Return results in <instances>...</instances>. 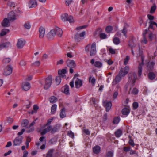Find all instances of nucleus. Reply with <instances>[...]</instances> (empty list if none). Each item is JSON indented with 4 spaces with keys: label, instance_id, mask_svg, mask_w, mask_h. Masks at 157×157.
<instances>
[{
    "label": "nucleus",
    "instance_id": "774afa93",
    "mask_svg": "<svg viewBox=\"0 0 157 157\" xmlns=\"http://www.w3.org/2000/svg\"><path fill=\"white\" fill-rule=\"evenodd\" d=\"M109 51L110 53L112 54H115L116 53L115 50L112 48L109 49Z\"/></svg>",
    "mask_w": 157,
    "mask_h": 157
},
{
    "label": "nucleus",
    "instance_id": "052dcab7",
    "mask_svg": "<svg viewBox=\"0 0 157 157\" xmlns=\"http://www.w3.org/2000/svg\"><path fill=\"white\" fill-rule=\"evenodd\" d=\"M128 143L132 147H134L135 145V143L134 142V141L131 139H130L129 140Z\"/></svg>",
    "mask_w": 157,
    "mask_h": 157
},
{
    "label": "nucleus",
    "instance_id": "b1692460",
    "mask_svg": "<svg viewBox=\"0 0 157 157\" xmlns=\"http://www.w3.org/2000/svg\"><path fill=\"white\" fill-rule=\"evenodd\" d=\"M8 17L11 21H13L16 19L15 14L13 12H11L9 13Z\"/></svg>",
    "mask_w": 157,
    "mask_h": 157
},
{
    "label": "nucleus",
    "instance_id": "423d86ee",
    "mask_svg": "<svg viewBox=\"0 0 157 157\" xmlns=\"http://www.w3.org/2000/svg\"><path fill=\"white\" fill-rule=\"evenodd\" d=\"M12 70L11 66L8 65L4 69L3 74L5 75H8L12 73Z\"/></svg>",
    "mask_w": 157,
    "mask_h": 157
},
{
    "label": "nucleus",
    "instance_id": "2f4dec72",
    "mask_svg": "<svg viewBox=\"0 0 157 157\" xmlns=\"http://www.w3.org/2000/svg\"><path fill=\"white\" fill-rule=\"evenodd\" d=\"M10 31V30L8 29H2L0 33V36H2L6 35L7 33H8Z\"/></svg>",
    "mask_w": 157,
    "mask_h": 157
},
{
    "label": "nucleus",
    "instance_id": "8fccbe9b",
    "mask_svg": "<svg viewBox=\"0 0 157 157\" xmlns=\"http://www.w3.org/2000/svg\"><path fill=\"white\" fill-rule=\"evenodd\" d=\"M4 48H7L9 47H11V44L9 42H7L6 43H3Z\"/></svg>",
    "mask_w": 157,
    "mask_h": 157
},
{
    "label": "nucleus",
    "instance_id": "c85d7f7f",
    "mask_svg": "<svg viewBox=\"0 0 157 157\" xmlns=\"http://www.w3.org/2000/svg\"><path fill=\"white\" fill-rule=\"evenodd\" d=\"M57 105L56 104H53L51 108V113L52 114H54L56 110Z\"/></svg>",
    "mask_w": 157,
    "mask_h": 157
},
{
    "label": "nucleus",
    "instance_id": "f704fd0d",
    "mask_svg": "<svg viewBox=\"0 0 157 157\" xmlns=\"http://www.w3.org/2000/svg\"><path fill=\"white\" fill-rule=\"evenodd\" d=\"M96 81L95 78L94 77L92 78V76H90L89 78V82H91L92 85L94 86L95 84Z\"/></svg>",
    "mask_w": 157,
    "mask_h": 157
},
{
    "label": "nucleus",
    "instance_id": "49530a36",
    "mask_svg": "<svg viewBox=\"0 0 157 157\" xmlns=\"http://www.w3.org/2000/svg\"><path fill=\"white\" fill-rule=\"evenodd\" d=\"M28 128H29L28 129H25L27 133L32 132H33V131H34V128L33 127H30V128H29V126H28Z\"/></svg>",
    "mask_w": 157,
    "mask_h": 157
},
{
    "label": "nucleus",
    "instance_id": "f03ea898",
    "mask_svg": "<svg viewBox=\"0 0 157 157\" xmlns=\"http://www.w3.org/2000/svg\"><path fill=\"white\" fill-rule=\"evenodd\" d=\"M55 151V149H49L46 155H43V157H57V155L59 154V152H57L53 156V153Z\"/></svg>",
    "mask_w": 157,
    "mask_h": 157
},
{
    "label": "nucleus",
    "instance_id": "9d476101",
    "mask_svg": "<svg viewBox=\"0 0 157 157\" xmlns=\"http://www.w3.org/2000/svg\"><path fill=\"white\" fill-rule=\"evenodd\" d=\"M155 62H149L148 63L147 66V68L149 71H153L154 69V66L155 64Z\"/></svg>",
    "mask_w": 157,
    "mask_h": 157
},
{
    "label": "nucleus",
    "instance_id": "cd10ccee",
    "mask_svg": "<svg viewBox=\"0 0 157 157\" xmlns=\"http://www.w3.org/2000/svg\"><path fill=\"white\" fill-rule=\"evenodd\" d=\"M60 117L62 118L66 117L65 109V108H63L61 110L60 113Z\"/></svg>",
    "mask_w": 157,
    "mask_h": 157
},
{
    "label": "nucleus",
    "instance_id": "9b49d317",
    "mask_svg": "<svg viewBox=\"0 0 157 157\" xmlns=\"http://www.w3.org/2000/svg\"><path fill=\"white\" fill-rule=\"evenodd\" d=\"M82 85V82L81 80L77 78L75 82V86L76 88L78 89L80 88Z\"/></svg>",
    "mask_w": 157,
    "mask_h": 157
},
{
    "label": "nucleus",
    "instance_id": "603ef678",
    "mask_svg": "<svg viewBox=\"0 0 157 157\" xmlns=\"http://www.w3.org/2000/svg\"><path fill=\"white\" fill-rule=\"evenodd\" d=\"M156 9V6L155 4H154L151 8L150 12L151 13H153Z\"/></svg>",
    "mask_w": 157,
    "mask_h": 157
},
{
    "label": "nucleus",
    "instance_id": "69168bd1",
    "mask_svg": "<svg viewBox=\"0 0 157 157\" xmlns=\"http://www.w3.org/2000/svg\"><path fill=\"white\" fill-rule=\"evenodd\" d=\"M53 120V118H50L48 120L46 124V126L49 125L51 124V122Z\"/></svg>",
    "mask_w": 157,
    "mask_h": 157
},
{
    "label": "nucleus",
    "instance_id": "7ed1b4c3",
    "mask_svg": "<svg viewBox=\"0 0 157 157\" xmlns=\"http://www.w3.org/2000/svg\"><path fill=\"white\" fill-rule=\"evenodd\" d=\"M129 71V67L128 66H126L124 68L120 70L118 75L122 77H124L128 73Z\"/></svg>",
    "mask_w": 157,
    "mask_h": 157
},
{
    "label": "nucleus",
    "instance_id": "a878e982",
    "mask_svg": "<svg viewBox=\"0 0 157 157\" xmlns=\"http://www.w3.org/2000/svg\"><path fill=\"white\" fill-rule=\"evenodd\" d=\"M63 93L67 95L70 94L69 86L67 85H65L63 87Z\"/></svg>",
    "mask_w": 157,
    "mask_h": 157
},
{
    "label": "nucleus",
    "instance_id": "0e129e2a",
    "mask_svg": "<svg viewBox=\"0 0 157 157\" xmlns=\"http://www.w3.org/2000/svg\"><path fill=\"white\" fill-rule=\"evenodd\" d=\"M123 150L125 152H128L130 150V147H124L123 148Z\"/></svg>",
    "mask_w": 157,
    "mask_h": 157
},
{
    "label": "nucleus",
    "instance_id": "4c0bfd02",
    "mask_svg": "<svg viewBox=\"0 0 157 157\" xmlns=\"http://www.w3.org/2000/svg\"><path fill=\"white\" fill-rule=\"evenodd\" d=\"M61 77L60 76H57L56 77V84L57 85H59V84L61 82Z\"/></svg>",
    "mask_w": 157,
    "mask_h": 157
},
{
    "label": "nucleus",
    "instance_id": "0eeeda50",
    "mask_svg": "<svg viewBox=\"0 0 157 157\" xmlns=\"http://www.w3.org/2000/svg\"><path fill=\"white\" fill-rule=\"evenodd\" d=\"M23 139L22 136H18L16 137L13 141V145L18 146L21 143Z\"/></svg>",
    "mask_w": 157,
    "mask_h": 157
},
{
    "label": "nucleus",
    "instance_id": "39448f33",
    "mask_svg": "<svg viewBox=\"0 0 157 157\" xmlns=\"http://www.w3.org/2000/svg\"><path fill=\"white\" fill-rule=\"evenodd\" d=\"M25 44V41L24 39L22 38L19 39L17 44V46L18 49H21L23 48Z\"/></svg>",
    "mask_w": 157,
    "mask_h": 157
},
{
    "label": "nucleus",
    "instance_id": "13d9d810",
    "mask_svg": "<svg viewBox=\"0 0 157 157\" xmlns=\"http://www.w3.org/2000/svg\"><path fill=\"white\" fill-rule=\"evenodd\" d=\"M138 90L136 88H135L133 89L132 93L134 95H136L138 94Z\"/></svg>",
    "mask_w": 157,
    "mask_h": 157
},
{
    "label": "nucleus",
    "instance_id": "864d4df0",
    "mask_svg": "<svg viewBox=\"0 0 157 157\" xmlns=\"http://www.w3.org/2000/svg\"><path fill=\"white\" fill-rule=\"evenodd\" d=\"M31 141V140L30 138L29 137H28L27 138L25 143L27 148H28L29 147V144Z\"/></svg>",
    "mask_w": 157,
    "mask_h": 157
},
{
    "label": "nucleus",
    "instance_id": "58836bf2",
    "mask_svg": "<svg viewBox=\"0 0 157 157\" xmlns=\"http://www.w3.org/2000/svg\"><path fill=\"white\" fill-rule=\"evenodd\" d=\"M113 30V27L111 26H107L105 29V30L107 33H110Z\"/></svg>",
    "mask_w": 157,
    "mask_h": 157
},
{
    "label": "nucleus",
    "instance_id": "79ce46f5",
    "mask_svg": "<svg viewBox=\"0 0 157 157\" xmlns=\"http://www.w3.org/2000/svg\"><path fill=\"white\" fill-rule=\"evenodd\" d=\"M79 34L78 33H77L75 35L74 38L75 41L77 42H78L81 40V39L80 37Z\"/></svg>",
    "mask_w": 157,
    "mask_h": 157
},
{
    "label": "nucleus",
    "instance_id": "680f3d73",
    "mask_svg": "<svg viewBox=\"0 0 157 157\" xmlns=\"http://www.w3.org/2000/svg\"><path fill=\"white\" fill-rule=\"evenodd\" d=\"M88 26L87 25H84L82 26H80L78 27H77L76 29L77 30H80L82 29H84L86 28Z\"/></svg>",
    "mask_w": 157,
    "mask_h": 157
},
{
    "label": "nucleus",
    "instance_id": "a211bd4d",
    "mask_svg": "<svg viewBox=\"0 0 157 157\" xmlns=\"http://www.w3.org/2000/svg\"><path fill=\"white\" fill-rule=\"evenodd\" d=\"M2 25L4 27H9L10 25L9 20L7 18L4 19L2 22Z\"/></svg>",
    "mask_w": 157,
    "mask_h": 157
},
{
    "label": "nucleus",
    "instance_id": "bb28decb",
    "mask_svg": "<svg viewBox=\"0 0 157 157\" xmlns=\"http://www.w3.org/2000/svg\"><path fill=\"white\" fill-rule=\"evenodd\" d=\"M100 151V147L98 145L95 146L93 148V151L94 153L95 154H98Z\"/></svg>",
    "mask_w": 157,
    "mask_h": 157
},
{
    "label": "nucleus",
    "instance_id": "c9c22d12",
    "mask_svg": "<svg viewBox=\"0 0 157 157\" xmlns=\"http://www.w3.org/2000/svg\"><path fill=\"white\" fill-rule=\"evenodd\" d=\"M94 66L98 68H100L102 66V63L99 61H96L94 63Z\"/></svg>",
    "mask_w": 157,
    "mask_h": 157
},
{
    "label": "nucleus",
    "instance_id": "a19ab883",
    "mask_svg": "<svg viewBox=\"0 0 157 157\" xmlns=\"http://www.w3.org/2000/svg\"><path fill=\"white\" fill-rule=\"evenodd\" d=\"M120 121V119L119 117H115L113 119V122L114 124H117Z\"/></svg>",
    "mask_w": 157,
    "mask_h": 157
},
{
    "label": "nucleus",
    "instance_id": "4be33fe9",
    "mask_svg": "<svg viewBox=\"0 0 157 157\" xmlns=\"http://www.w3.org/2000/svg\"><path fill=\"white\" fill-rule=\"evenodd\" d=\"M39 30L40 33L39 37L40 38H42L45 35V29L43 27H40L39 28Z\"/></svg>",
    "mask_w": 157,
    "mask_h": 157
},
{
    "label": "nucleus",
    "instance_id": "f257e3e1",
    "mask_svg": "<svg viewBox=\"0 0 157 157\" xmlns=\"http://www.w3.org/2000/svg\"><path fill=\"white\" fill-rule=\"evenodd\" d=\"M52 79L51 76H49L45 79L44 88L45 90L48 89L52 83Z\"/></svg>",
    "mask_w": 157,
    "mask_h": 157
},
{
    "label": "nucleus",
    "instance_id": "4d7b16f0",
    "mask_svg": "<svg viewBox=\"0 0 157 157\" xmlns=\"http://www.w3.org/2000/svg\"><path fill=\"white\" fill-rule=\"evenodd\" d=\"M107 35L105 33H101L100 34V37L102 39H105L106 38Z\"/></svg>",
    "mask_w": 157,
    "mask_h": 157
},
{
    "label": "nucleus",
    "instance_id": "09e8293b",
    "mask_svg": "<svg viewBox=\"0 0 157 157\" xmlns=\"http://www.w3.org/2000/svg\"><path fill=\"white\" fill-rule=\"evenodd\" d=\"M40 63L39 61H37L33 63L32 64V66L35 67H38L40 66Z\"/></svg>",
    "mask_w": 157,
    "mask_h": 157
},
{
    "label": "nucleus",
    "instance_id": "6ab92c4d",
    "mask_svg": "<svg viewBox=\"0 0 157 157\" xmlns=\"http://www.w3.org/2000/svg\"><path fill=\"white\" fill-rule=\"evenodd\" d=\"M55 35V31L52 30L47 34V36L49 40H52Z\"/></svg>",
    "mask_w": 157,
    "mask_h": 157
},
{
    "label": "nucleus",
    "instance_id": "ddd939ff",
    "mask_svg": "<svg viewBox=\"0 0 157 157\" xmlns=\"http://www.w3.org/2000/svg\"><path fill=\"white\" fill-rule=\"evenodd\" d=\"M104 105L105 107L106 111L109 112L111 109L112 104L111 102L110 101L104 102Z\"/></svg>",
    "mask_w": 157,
    "mask_h": 157
},
{
    "label": "nucleus",
    "instance_id": "4468645a",
    "mask_svg": "<svg viewBox=\"0 0 157 157\" xmlns=\"http://www.w3.org/2000/svg\"><path fill=\"white\" fill-rule=\"evenodd\" d=\"M130 110V108L129 107H125L122 109V113L123 115L127 116L129 113Z\"/></svg>",
    "mask_w": 157,
    "mask_h": 157
},
{
    "label": "nucleus",
    "instance_id": "aec40b11",
    "mask_svg": "<svg viewBox=\"0 0 157 157\" xmlns=\"http://www.w3.org/2000/svg\"><path fill=\"white\" fill-rule=\"evenodd\" d=\"M122 77L120 76L119 75H117L113 82V85H116L119 83L121 80V78Z\"/></svg>",
    "mask_w": 157,
    "mask_h": 157
},
{
    "label": "nucleus",
    "instance_id": "f8f14e48",
    "mask_svg": "<svg viewBox=\"0 0 157 157\" xmlns=\"http://www.w3.org/2000/svg\"><path fill=\"white\" fill-rule=\"evenodd\" d=\"M53 30L55 31V35H56L59 37H61L63 33V31L61 29L56 27L55 29Z\"/></svg>",
    "mask_w": 157,
    "mask_h": 157
},
{
    "label": "nucleus",
    "instance_id": "f3484780",
    "mask_svg": "<svg viewBox=\"0 0 157 157\" xmlns=\"http://www.w3.org/2000/svg\"><path fill=\"white\" fill-rule=\"evenodd\" d=\"M142 62L140 63L138 66V75L140 77L141 75L142 71V66L144 65V60L142 59Z\"/></svg>",
    "mask_w": 157,
    "mask_h": 157
},
{
    "label": "nucleus",
    "instance_id": "473e14b6",
    "mask_svg": "<svg viewBox=\"0 0 157 157\" xmlns=\"http://www.w3.org/2000/svg\"><path fill=\"white\" fill-rule=\"evenodd\" d=\"M68 17V14L66 13H65L62 15L61 19L63 21H67V18Z\"/></svg>",
    "mask_w": 157,
    "mask_h": 157
},
{
    "label": "nucleus",
    "instance_id": "72a5a7b5",
    "mask_svg": "<svg viewBox=\"0 0 157 157\" xmlns=\"http://www.w3.org/2000/svg\"><path fill=\"white\" fill-rule=\"evenodd\" d=\"M122 134V131L120 129L117 130L115 132V135L117 137H120Z\"/></svg>",
    "mask_w": 157,
    "mask_h": 157
},
{
    "label": "nucleus",
    "instance_id": "dca6fc26",
    "mask_svg": "<svg viewBox=\"0 0 157 157\" xmlns=\"http://www.w3.org/2000/svg\"><path fill=\"white\" fill-rule=\"evenodd\" d=\"M37 6V2L36 0H30L29 3V8H34Z\"/></svg>",
    "mask_w": 157,
    "mask_h": 157
},
{
    "label": "nucleus",
    "instance_id": "338daca9",
    "mask_svg": "<svg viewBox=\"0 0 157 157\" xmlns=\"http://www.w3.org/2000/svg\"><path fill=\"white\" fill-rule=\"evenodd\" d=\"M72 2V0H66L65 3L67 6H68Z\"/></svg>",
    "mask_w": 157,
    "mask_h": 157
},
{
    "label": "nucleus",
    "instance_id": "3c124183",
    "mask_svg": "<svg viewBox=\"0 0 157 157\" xmlns=\"http://www.w3.org/2000/svg\"><path fill=\"white\" fill-rule=\"evenodd\" d=\"M113 151H109L107 152L106 154V157H113Z\"/></svg>",
    "mask_w": 157,
    "mask_h": 157
},
{
    "label": "nucleus",
    "instance_id": "5fc2aeb1",
    "mask_svg": "<svg viewBox=\"0 0 157 157\" xmlns=\"http://www.w3.org/2000/svg\"><path fill=\"white\" fill-rule=\"evenodd\" d=\"M133 107L134 109H135L138 108L139 105L138 102H134L133 103Z\"/></svg>",
    "mask_w": 157,
    "mask_h": 157
},
{
    "label": "nucleus",
    "instance_id": "a18cd8bd",
    "mask_svg": "<svg viewBox=\"0 0 157 157\" xmlns=\"http://www.w3.org/2000/svg\"><path fill=\"white\" fill-rule=\"evenodd\" d=\"M130 60V57L129 56H126V58L124 59V64L125 65H126L128 62V61Z\"/></svg>",
    "mask_w": 157,
    "mask_h": 157
},
{
    "label": "nucleus",
    "instance_id": "c03bdc74",
    "mask_svg": "<svg viewBox=\"0 0 157 157\" xmlns=\"http://www.w3.org/2000/svg\"><path fill=\"white\" fill-rule=\"evenodd\" d=\"M122 33H123L124 35L126 37L127 33V28L126 26H124V28L122 30Z\"/></svg>",
    "mask_w": 157,
    "mask_h": 157
},
{
    "label": "nucleus",
    "instance_id": "e433bc0d",
    "mask_svg": "<svg viewBox=\"0 0 157 157\" xmlns=\"http://www.w3.org/2000/svg\"><path fill=\"white\" fill-rule=\"evenodd\" d=\"M136 45V44L134 43L133 40L132 39H131L129 42V46L132 48L135 47Z\"/></svg>",
    "mask_w": 157,
    "mask_h": 157
},
{
    "label": "nucleus",
    "instance_id": "7c9ffc66",
    "mask_svg": "<svg viewBox=\"0 0 157 157\" xmlns=\"http://www.w3.org/2000/svg\"><path fill=\"white\" fill-rule=\"evenodd\" d=\"M49 101L51 103H54L57 101V98L54 96H52L49 98Z\"/></svg>",
    "mask_w": 157,
    "mask_h": 157
},
{
    "label": "nucleus",
    "instance_id": "2eb2a0df",
    "mask_svg": "<svg viewBox=\"0 0 157 157\" xmlns=\"http://www.w3.org/2000/svg\"><path fill=\"white\" fill-rule=\"evenodd\" d=\"M22 86V89L25 91L28 90L30 87V83L26 82H23Z\"/></svg>",
    "mask_w": 157,
    "mask_h": 157
},
{
    "label": "nucleus",
    "instance_id": "de8ad7c7",
    "mask_svg": "<svg viewBox=\"0 0 157 157\" xmlns=\"http://www.w3.org/2000/svg\"><path fill=\"white\" fill-rule=\"evenodd\" d=\"M67 135L70 137L73 138L74 136V134L71 131H69L68 132Z\"/></svg>",
    "mask_w": 157,
    "mask_h": 157
},
{
    "label": "nucleus",
    "instance_id": "1a4fd4ad",
    "mask_svg": "<svg viewBox=\"0 0 157 157\" xmlns=\"http://www.w3.org/2000/svg\"><path fill=\"white\" fill-rule=\"evenodd\" d=\"M66 63L67 66L70 68H74L76 66V63L73 60L68 59Z\"/></svg>",
    "mask_w": 157,
    "mask_h": 157
},
{
    "label": "nucleus",
    "instance_id": "e2e57ef3",
    "mask_svg": "<svg viewBox=\"0 0 157 157\" xmlns=\"http://www.w3.org/2000/svg\"><path fill=\"white\" fill-rule=\"evenodd\" d=\"M58 130V128L56 127H54L52 128L51 130V132L52 133H54L55 132H56Z\"/></svg>",
    "mask_w": 157,
    "mask_h": 157
},
{
    "label": "nucleus",
    "instance_id": "412c9836",
    "mask_svg": "<svg viewBox=\"0 0 157 157\" xmlns=\"http://www.w3.org/2000/svg\"><path fill=\"white\" fill-rule=\"evenodd\" d=\"M67 70L65 69H63L61 70H59L58 71V73L59 76L64 78H66L65 74Z\"/></svg>",
    "mask_w": 157,
    "mask_h": 157
},
{
    "label": "nucleus",
    "instance_id": "bf43d9fd",
    "mask_svg": "<svg viewBox=\"0 0 157 157\" xmlns=\"http://www.w3.org/2000/svg\"><path fill=\"white\" fill-rule=\"evenodd\" d=\"M67 21L70 23L73 22L74 21V19L73 17L71 16H68Z\"/></svg>",
    "mask_w": 157,
    "mask_h": 157
},
{
    "label": "nucleus",
    "instance_id": "c756f323",
    "mask_svg": "<svg viewBox=\"0 0 157 157\" xmlns=\"http://www.w3.org/2000/svg\"><path fill=\"white\" fill-rule=\"evenodd\" d=\"M149 79L151 80H153L156 76L155 74L152 72H150L148 74Z\"/></svg>",
    "mask_w": 157,
    "mask_h": 157
},
{
    "label": "nucleus",
    "instance_id": "393cba45",
    "mask_svg": "<svg viewBox=\"0 0 157 157\" xmlns=\"http://www.w3.org/2000/svg\"><path fill=\"white\" fill-rule=\"evenodd\" d=\"M29 123V121L27 119H24L21 122V126L22 127H25V129H28L29 128L28 126Z\"/></svg>",
    "mask_w": 157,
    "mask_h": 157
},
{
    "label": "nucleus",
    "instance_id": "ea45409f",
    "mask_svg": "<svg viewBox=\"0 0 157 157\" xmlns=\"http://www.w3.org/2000/svg\"><path fill=\"white\" fill-rule=\"evenodd\" d=\"M113 41L114 43L116 45L119 44L120 43L119 39L117 37H115L113 38Z\"/></svg>",
    "mask_w": 157,
    "mask_h": 157
},
{
    "label": "nucleus",
    "instance_id": "5701e85b",
    "mask_svg": "<svg viewBox=\"0 0 157 157\" xmlns=\"http://www.w3.org/2000/svg\"><path fill=\"white\" fill-rule=\"evenodd\" d=\"M52 128V127L51 125H49L46 128L44 129L41 132L40 134L41 135H44L46 133L50 131Z\"/></svg>",
    "mask_w": 157,
    "mask_h": 157
},
{
    "label": "nucleus",
    "instance_id": "20e7f679",
    "mask_svg": "<svg viewBox=\"0 0 157 157\" xmlns=\"http://www.w3.org/2000/svg\"><path fill=\"white\" fill-rule=\"evenodd\" d=\"M128 77L129 80L130 81H132V86H134L136 80L137 79V75L135 73H130L128 75Z\"/></svg>",
    "mask_w": 157,
    "mask_h": 157
},
{
    "label": "nucleus",
    "instance_id": "6e6d98bb",
    "mask_svg": "<svg viewBox=\"0 0 157 157\" xmlns=\"http://www.w3.org/2000/svg\"><path fill=\"white\" fill-rule=\"evenodd\" d=\"M11 60L9 58H5L3 60V62L4 63H8L10 62Z\"/></svg>",
    "mask_w": 157,
    "mask_h": 157
},
{
    "label": "nucleus",
    "instance_id": "6e6552de",
    "mask_svg": "<svg viewBox=\"0 0 157 157\" xmlns=\"http://www.w3.org/2000/svg\"><path fill=\"white\" fill-rule=\"evenodd\" d=\"M96 53V45L95 42H94L92 44L90 47V55L91 56H94Z\"/></svg>",
    "mask_w": 157,
    "mask_h": 157
},
{
    "label": "nucleus",
    "instance_id": "37998d69",
    "mask_svg": "<svg viewBox=\"0 0 157 157\" xmlns=\"http://www.w3.org/2000/svg\"><path fill=\"white\" fill-rule=\"evenodd\" d=\"M24 27L26 29H29L31 28V25L29 22L25 23L24 25Z\"/></svg>",
    "mask_w": 157,
    "mask_h": 157
}]
</instances>
